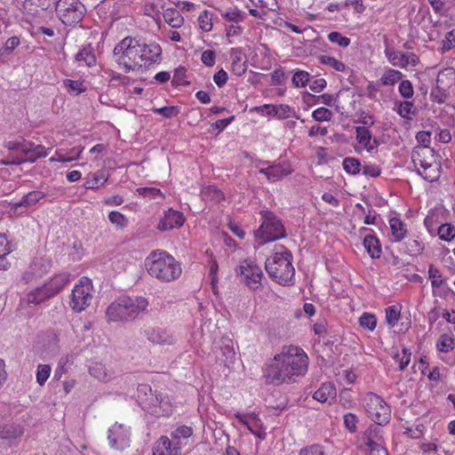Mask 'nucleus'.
<instances>
[{"mask_svg":"<svg viewBox=\"0 0 455 455\" xmlns=\"http://www.w3.org/2000/svg\"><path fill=\"white\" fill-rule=\"evenodd\" d=\"M308 358L302 348L296 346L283 347L280 354L274 357V363L264 371L266 383L279 386L283 382L293 381L294 377L306 373Z\"/></svg>","mask_w":455,"mask_h":455,"instance_id":"nucleus-1","label":"nucleus"},{"mask_svg":"<svg viewBox=\"0 0 455 455\" xmlns=\"http://www.w3.org/2000/svg\"><path fill=\"white\" fill-rule=\"evenodd\" d=\"M148 273L161 282H172L181 275V267L173 256L164 251H154L145 259Z\"/></svg>","mask_w":455,"mask_h":455,"instance_id":"nucleus-2","label":"nucleus"},{"mask_svg":"<svg viewBox=\"0 0 455 455\" xmlns=\"http://www.w3.org/2000/svg\"><path fill=\"white\" fill-rule=\"evenodd\" d=\"M291 260L292 255L289 250L283 245L275 246L274 253L265 262L266 271L276 283L289 284L295 272Z\"/></svg>","mask_w":455,"mask_h":455,"instance_id":"nucleus-3","label":"nucleus"},{"mask_svg":"<svg viewBox=\"0 0 455 455\" xmlns=\"http://www.w3.org/2000/svg\"><path fill=\"white\" fill-rule=\"evenodd\" d=\"M148 306V301L143 297H121L108 307L106 315L109 322L132 321Z\"/></svg>","mask_w":455,"mask_h":455,"instance_id":"nucleus-4","label":"nucleus"},{"mask_svg":"<svg viewBox=\"0 0 455 455\" xmlns=\"http://www.w3.org/2000/svg\"><path fill=\"white\" fill-rule=\"evenodd\" d=\"M140 42L127 36L118 43L113 51L116 61L119 66H123L125 72L135 70L143 66L140 61Z\"/></svg>","mask_w":455,"mask_h":455,"instance_id":"nucleus-5","label":"nucleus"},{"mask_svg":"<svg viewBox=\"0 0 455 455\" xmlns=\"http://www.w3.org/2000/svg\"><path fill=\"white\" fill-rule=\"evenodd\" d=\"M262 223L255 231V236L261 239L260 243L275 241L285 236V229L281 220L269 211H261Z\"/></svg>","mask_w":455,"mask_h":455,"instance_id":"nucleus-6","label":"nucleus"},{"mask_svg":"<svg viewBox=\"0 0 455 455\" xmlns=\"http://www.w3.org/2000/svg\"><path fill=\"white\" fill-rule=\"evenodd\" d=\"M55 11L63 24L75 26L83 20L85 7L79 0H59Z\"/></svg>","mask_w":455,"mask_h":455,"instance_id":"nucleus-7","label":"nucleus"},{"mask_svg":"<svg viewBox=\"0 0 455 455\" xmlns=\"http://www.w3.org/2000/svg\"><path fill=\"white\" fill-rule=\"evenodd\" d=\"M365 411L368 416L379 426H385L390 420V407L378 395L369 393L365 396Z\"/></svg>","mask_w":455,"mask_h":455,"instance_id":"nucleus-8","label":"nucleus"},{"mask_svg":"<svg viewBox=\"0 0 455 455\" xmlns=\"http://www.w3.org/2000/svg\"><path fill=\"white\" fill-rule=\"evenodd\" d=\"M380 427L377 424L371 425L363 435L360 447L367 455H387V451L383 446Z\"/></svg>","mask_w":455,"mask_h":455,"instance_id":"nucleus-9","label":"nucleus"},{"mask_svg":"<svg viewBox=\"0 0 455 455\" xmlns=\"http://www.w3.org/2000/svg\"><path fill=\"white\" fill-rule=\"evenodd\" d=\"M92 291V281L87 277H83L72 291L69 302L70 307L77 313L84 310L91 304L93 298Z\"/></svg>","mask_w":455,"mask_h":455,"instance_id":"nucleus-10","label":"nucleus"},{"mask_svg":"<svg viewBox=\"0 0 455 455\" xmlns=\"http://www.w3.org/2000/svg\"><path fill=\"white\" fill-rule=\"evenodd\" d=\"M236 273L243 276V282L251 290H257L261 286L263 272L251 259H245L238 266Z\"/></svg>","mask_w":455,"mask_h":455,"instance_id":"nucleus-11","label":"nucleus"},{"mask_svg":"<svg viewBox=\"0 0 455 455\" xmlns=\"http://www.w3.org/2000/svg\"><path fill=\"white\" fill-rule=\"evenodd\" d=\"M143 410L156 417L168 416L172 411L168 397L156 391L149 394V398H143Z\"/></svg>","mask_w":455,"mask_h":455,"instance_id":"nucleus-12","label":"nucleus"},{"mask_svg":"<svg viewBox=\"0 0 455 455\" xmlns=\"http://www.w3.org/2000/svg\"><path fill=\"white\" fill-rule=\"evenodd\" d=\"M142 334L153 345L170 346L175 341L172 334L167 329L157 325H144Z\"/></svg>","mask_w":455,"mask_h":455,"instance_id":"nucleus-13","label":"nucleus"},{"mask_svg":"<svg viewBox=\"0 0 455 455\" xmlns=\"http://www.w3.org/2000/svg\"><path fill=\"white\" fill-rule=\"evenodd\" d=\"M108 438L112 448L124 450L129 446L130 433L124 425L115 423L108 430Z\"/></svg>","mask_w":455,"mask_h":455,"instance_id":"nucleus-14","label":"nucleus"},{"mask_svg":"<svg viewBox=\"0 0 455 455\" xmlns=\"http://www.w3.org/2000/svg\"><path fill=\"white\" fill-rule=\"evenodd\" d=\"M34 142L26 140L20 156L9 155L1 160L3 165H19L26 162L34 163L36 161L35 156Z\"/></svg>","mask_w":455,"mask_h":455,"instance_id":"nucleus-15","label":"nucleus"},{"mask_svg":"<svg viewBox=\"0 0 455 455\" xmlns=\"http://www.w3.org/2000/svg\"><path fill=\"white\" fill-rule=\"evenodd\" d=\"M184 221L185 218L182 212L169 209L164 212V216L159 221L157 228L161 231L179 228L183 226Z\"/></svg>","mask_w":455,"mask_h":455,"instance_id":"nucleus-16","label":"nucleus"},{"mask_svg":"<svg viewBox=\"0 0 455 455\" xmlns=\"http://www.w3.org/2000/svg\"><path fill=\"white\" fill-rule=\"evenodd\" d=\"M140 52V61L143 66L150 65L157 61L162 53L160 45L156 44H140L138 49Z\"/></svg>","mask_w":455,"mask_h":455,"instance_id":"nucleus-17","label":"nucleus"},{"mask_svg":"<svg viewBox=\"0 0 455 455\" xmlns=\"http://www.w3.org/2000/svg\"><path fill=\"white\" fill-rule=\"evenodd\" d=\"M292 172V168L287 163H279L259 170V172L266 175L267 180L271 181L279 180L283 177L288 176Z\"/></svg>","mask_w":455,"mask_h":455,"instance_id":"nucleus-18","label":"nucleus"},{"mask_svg":"<svg viewBox=\"0 0 455 455\" xmlns=\"http://www.w3.org/2000/svg\"><path fill=\"white\" fill-rule=\"evenodd\" d=\"M419 156V155L418 156H415L414 155L412 156V161L415 166L419 164L421 168V170H418L419 174L429 182H434L437 180L440 176V172L437 164H427L424 162L422 159H420Z\"/></svg>","mask_w":455,"mask_h":455,"instance_id":"nucleus-19","label":"nucleus"},{"mask_svg":"<svg viewBox=\"0 0 455 455\" xmlns=\"http://www.w3.org/2000/svg\"><path fill=\"white\" fill-rule=\"evenodd\" d=\"M180 446L175 443L172 446V441L167 436H162L153 448V455H179Z\"/></svg>","mask_w":455,"mask_h":455,"instance_id":"nucleus-20","label":"nucleus"},{"mask_svg":"<svg viewBox=\"0 0 455 455\" xmlns=\"http://www.w3.org/2000/svg\"><path fill=\"white\" fill-rule=\"evenodd\" d=\"M385 55L389 62L395 67L406 68L409 66L408 52L395 51L392 48L386 47Z\"/></svg>","mask_w":455,"mask_h":455,"instance_id":"nucleus-21","label":"nucleus"},{"mask_svg":"<svg viewBox=\"0 0 455 455\" xmlns=\"http://www.w3.org/2000/svg\"><path fill=\"white\" fill-rule=\"evenodd\" d=\"M50 290L46 283L43 286L37 287L27 294L26 300L28 304H40L44 300L52 298Z\"/></svg>","mask_w":455,"mask_h":455,"instance_id":"nucleus-22","label":"nucleus"},{"mask_svg":"<svg viewBox=\"0 0 455 455\" xmlns=\"http://www.w3.org/2000/svg\"><path fill=\"white\" fill-rule=\"evenodd\" d=\"M436 84H438L439 88L442 90L448 91L455 86V69L448 68L440 71L437 76Z\"/></svg>","mask_w":455,"mask_h":455,"instance_id":"nucleus-23","label":"nucleus"},{"mask_svg":"<svg viewBox=\"0 0 455 455\" xmlns=\"http://www.w3.org/2000/svg\"><path fill=\"white\" fill-rule=\"evenodd\" d=\"M336 396V388L331 382L322 384V386L314 393V399L321 403L329 402Z\"/></svg>","mask_w":455,"mask_h":455,"instance_id":"nucleus-24","label":"nucleus"},{"mask_svg":"<svg viewBox=\"0 0 455 455\" xmlns=\"http://www.w3.org/2000/svg\"><path fill=\"white\" fill-rule=\"evenodd\" d=\"M69 282V274L62 273L55 275L48 283H45L51 294L55 296L59 293Z\"/></svg>","mask_w":455,"mask_h":455,"instance_id":"nucleus-25","label":"nucleus"},{"mask_svg":"<svg viewBox=\"0 0 455 455\" xmlns=\"http://www.w3.org/2000/svg\"><path fill=\"white\" fill-rule=\"evenodd\" d=\"M363 243L371 258L379 259L380 257L381 246L379 239L375 235H365Z\"/></svg>","mask_w":455,"mask_h":455,"instance_id":"nucleus-26","label":"nucleus"},{"mask_svg":"<svg viewBox=\"0 0 455 455\" xmlns=\"http://www.w3.org/2000/svg\"><path fill=\"white\" fill-rule=\"evenodd\" d=\"M23 428L19 424H6L0 428V439L12 440L20 437Z\"/></svg>","mask_w":455,"mask_h":455,"instance_id":"nucleus-27","label":"nucleus"},{"mask_svg":"<svg viewBox=\"0 0 455 455\" xmlns=\"http://www.w3.org/2000/svg\"><path fill=\"white\" fill-rule=\"evenodd\" d=\"M164 19L172 28H178L183 25L184 19L180 12L174 8H168L164 12Z\"/></svg>","mask_w":455,"mask_h":455,"instance_id":"nucleus-28","label":"nucleus"},{"mask_svg":"<svg viewBox=\"0 0 455 455\" xmlns=\"http://www.w3.org/2000/svg\"><path fill=\"white\" fill-rule=\"evenodd\" d=\"M44 194L41 191H31L24 196L20 202L14 203L12 208L17 210L20 206H32L44 198Z\"/></svg>","mask_w":455,"mask_h":455,"instance_id":"nucleus-29","label":"nucleus"},{"mask_svg":"<svg viewBox=\"0 0 455 455\" xmlns=\"http://www.w3.org/2000/svg\"><path fill=\"white\" fill-rule=\"evenodd\" d=\"M389 225L391 228V234L394 238V242H400L402 239L405 237L407 233V229L403 222L397 218H392L389 220Z\"/></svg>","mask_w":455,"mask_h":455,"instance_id":"nucleus-30","label":"nucleus"},{"mask_svg":"<svg viewBox=\"0 0 455 455\" xmlns=\"http://www.w3.org/2000/svg\"><path fill=\"white\" fill-rule=\"evenodd\" d=\"M76 60L84 61L86 66L92 67L96 63L93 47L91 44L84 46L76 55Z\"/></svg>","mask_w":455,"mask_h":455,"instance_id":"nucleus-31","label":"nucleus"},{"mask_svg":"<svg viewBox=\"0 0 455 455\" xmlns=\"http://www.w3.org/2000/svg\"><path fill=\"white\" fill-rule=\"evenodd\" d=\"M89 372L93 378L100 381L107 382L111 379V373L101 363H95L90 366Z\"/></svg>","mask_w":455,"mask_h":455,"instance_id":"nucleus-32","label":"nucleus"},{"mask_svg":"<svg viewBox=\"0 0 455 455\" xmlns=\"http://www.w3.org/2000/svg\"><path fill=\"white\" fill-rule=\"evenodd\" d=\"M355 133L358 143L363 145L368 152L371 151V148L370 147L371 134L368 128L365 126H357L355 127Z\"/></svg>","mask_w":455,"mask_h":455,"instance_id":"nucleus-33","label":"nucleus"},{"mask_svg":"<svg viewBox=\"0 0 455 455\" xmlns=\"http://www.w3.org/2000/svg\"><path fill=\"white\" fill-rule=\"evenodd\" d=\"M193 435V428L188 426H179L175 430H173L171 434L172 438L175 441V443H179V446L181 444L182 440H187L191 437Z\"/></svg>","mask_w":455,"mask_h":455,"instance_id":"nucleus-34","label":"nucleus"},{"mask_svg":"<svg viewBox=\"0 0 455 455\" xmlns=\"http://www.w3.org/2000/svg\"><path fill=\"white\" fill-rule=\"evenodd\" d=\"M202 196L204 200H211L215 203H220L224 199V194L221 190L214 186H208L202 191Z\"/></svg>","mask_w":455,"mask_h":455,"instance_id":"nucleus-35","label":"nucleus"},{"mask_svg":"<svg viewBox=\"0 0 455 455\" xmlns=\"http://www.w3.org/2000/svg\"><path fill=\"white\" fill-rule=\"evenodd\" d=\"M108 180V176L105 175L104 172H98L93 173L92 178L88 180L84 187L87 189H96L102 186Z\"/></svg>","mask_w":455,"mask_h":455,"instance_id":"nucleus-36","label":"nucleus"},{"mask_svg":"<svg viewBox=\"0 0 455 455\" xmlns=\"http://www.w3.org/2000/svg\"><path fill=\"white\" fill-rule=\"evenodd\" d=\"M403 74L395 69L389 68L381 77L383 85H394L396 82L402 79Z\"/></svg>","mask_w":455,"mask_h":455,"instance_id":"nucleus-37","label":"nucleus"},{"mask_svg":"<svg viewBox=\"0 0 455 455\" xmlns=\"http://www.w3.org/2000/svg\"><path fill=\"white\" fill-rule=\"evenodd\" d=\"M359 324L362 328L372 331L377 325L376 316L371 313H363L359 318Z\"/></svg>","mask_w":455,"mask_h":455,"instance_id":"nucleus-38","label":"nucleus"},{"mask_svg":"<svg viewBox=\"0 0 455 455\" xmlns=\"http://www.w3.org/2000/svg\"><path fill=\"white\" fill-rule=\"evenodd\" d=\"M343 168L349 174H357L360 172L361 163L355 157H346L343 160Z\"/></svg>","mask_w":455,"mask_h":455,"instance_id":"nucleus-39","label":"nucleus"},{"mask_svg":"<svg viewBox=\"0 0 455 455\" xmlns=\"http://www.w3.org/2000/svg\"><path fill=\"white\" fill-rule=\"evenodd\" d=\"M52 368L49 364H38L36 370V382L43 387L50 377Z\"/></svg>","mask_w":455,"mask_h":455,"instance_id":"nucleus-40","label":"nucleus"},{"mask_svg":"<svg viewBox=\"0 0 455 455\" xmlns=\"http://www.w3.org/2000/svg\"><path fill=\"white\" fill-rule=\"evenodd\" d=\"M63 84L68 92H75L76 95H78L86 91V87L84 85V83L79 80L65 79Z\"/></svg>","mask_w":455,"mask_h":455,"instance_id":"nucleus-41","label":"nucleus"},{"mask_svg":"<svg viewBox=\"0 0 455 455\" xmlns=\"http://www.w3.org/2000/svg\"><path fill=\"white\" fill-rule=\"evenodd\" d=\"M440 352L447 353L454 347V339L447 334H443L436 343Z\"/></svg>","mask_w":455,"mask_h":455,"instance_id":"nucleus-42","label":"nucleus"},{"mask_svg":"<svg viewBox=\"0 0 455 455\" xmlns=\"http://www.w3.org/2000/svg\"><path fill=\"white\" fill-rule=\"evenodd\" d=\"M212 14L209 11H204L198 17L200 28L203 31L209 32L212 28Z\"/></svg>","mask_w":455,"mask_h":455,"instance_id":"nucleus-43","label":"nucleus"},{"mask_svg":"<svg viewBox=\"0 0 455 455\" xmlns=\"http://www.w3.org/2000/svg\"><path fill=\"white\" fill-rule=\"evenodd\" d=\"M310 75L307 71L298 70L292 76V84L295 87H305L309 82Z\"/></svg>","mask_w":455,"mask_h":455,"instance_id":"nucleus-44","label":"nucleus"},{"mask_svg":"<svg viewBox=\"0 0 455 455\" xmlns=\"http://www.w3.org/2000/svg\"><path fill=\"white\" fill-rule=\"evenodd\" d=\"M439 237L442 240L451 241L455 237V228L451 224H442L438 229Z\"/></svg>","mask_w":455,"mask_h":455,"instance_id":"nucleus-45","label":"nucleus"},{"mask_svg":"<svg viewBox=\"0 0 455 455\" xmlns=\"http://www.w3.org/2000/svg\"><path fill=\"white\" fill-rule=\"evenodd\" d=\"M263 108L275 110V116L280 119L288 118L292 111L291 108H290L288 105H264Z\"/></svg>","mask_w":455,"mask_h":455,"instance_id":"nucleus-46","label":"nucleus"},{"mask_svg":"<svg viewBox=\"0 0 455 455\" xmlns=\"http://www.w3.org/2000/svg\"><path fill=\"white\" fill-rule=\"evenodd\" d=\"M400 318V311L395 306L388 307L386 309V321L389 327L393 328Z\"/></svg>","mask_w":455,"mask_h":455,"instance_id":"nucleus-47","label":"nucleus"},{"mask_svg":"<svg viewBox=\"0 0 455 455\" xmlns=\"http://www.w3.org/2000/svg\"><path fill=\"white\" fill-rule=\"evenodd\" d=\"M221 15L226 20L235 23L242 21L244 17L243 13L237 8H231L223 12Z\"/></svg>","mask_w":455,"mask_h":455,"instance_id":"nucleus-48","label":"nucleus"},{"mask_svg":"<svg viewBox=\"0 0 455 455\" xmlns=\"http://www.w3.org/2000/svg\"><path fill=\"white\" fill-rule=\"evenodd\" d=\"M328 39L331 43L338 44L341 47H347L350 44V39L342 36L339 32L333 31L328 35Z\"/></svg>","mask_w":455,"mask_h":455,"instance_id":"nucleus-49","label":"nucleus"},{"mask_svg":"<svg viewBox=\"0 0 455 455\" xmlns=\"http://www.w3.org/2000/svg\"><path fill=\"white\" fill-rule=\"evenodd\" d=\"M320 60L323 64L331 67L336 71L343 72L346 68V65L343 62L333 57L323 55Z\"/></svg>","mask_w":455,"mask_h":455,"instance_id":"nucleus-50","label":"nucleus"},{"mask_svg":"<svg viewBox=\"0 0 455 455\" xmlns=\"http://www.w3.org/2000/svg\"><path fill=\"white\" fill-rule=\"evenodd\" d=\"M428 276L431 279L432 286L435 288H439L443 285V280L440 271L434 267V265L429 266L428 269Z\"/></svg>","mask_w":455,"mask_h":455,"instance_id":"nucleus-51","label":"nucleus"},{"mask_svg":"<svg viewBox=\"0 0 455 455\" xmlns=\"http://www.w3.org/2000/svg\"><path fill=\"white\" fill-rule=\"evenodd\" d=\"M152 111L156 114L162 115L166 118H172L177 116L180 113L179 108L175 106L163 107V108H154Z\"/></svg>","mask_w":455,"mask_h":455,"instance_id":"nucleus-52","label":"nucleus"},{"mask_svg":"<svg viewBox=\"0 0 455 455\" xmlns=\"http://www.w3.org/2000/svg\"><path fill=\"white\" fill-rule=\"evenodd\" d=\"M312 116L317 122L330 121L332 117V112L325 108H318L313 112Z\"/></svg>","mask_w":455,"mask_h":455,"instance_id":"nucleus-53","label":"nucleus"},{"mask_svg":"<svg viewBox=\"0 0 455 455\" xmlns=\"http://www.w3.org/2000/svg\"><path fill=\"white\" fill-rule=\"evenodd\" d=\"M449 95L448 90H442L439 88L438 84H436V87L431 91L430 97L431 99L439 104L443 103L446 101Z\"/></svg>","mask_w":455,"mask_h":455,"instance_id":"nucleus-54","label":"nucleus"},{"mask_svg":"<svg viewBox=\"0 0 455 455\" xmlns=\"http://www.w3.org/2000/svg\"><path fill=\"white\" fill-rule=\"evenodd\" d=\"M138 401L143 408V398H149V394H153L152 388L148 384H140L137 387Z\"/></svg>","mask_w":455,"mask_h":455,"instance_id":"nucleus-55","label":"nucleus"},{"mask_svg":"<svg viewBox=\"0 0 455 455\" xmlns=\"http://www.w3.org/2000/svg\"><path fill=\"white\" fill-rule=\"evenodd\" d=\"M108 220L111 223L117 227L124 228L127 224V219L125 216L118 212H110L108 214Z\"/></svg>","mask_w":455,"mask_h":455,"instance_id":"nucleus-56","label":"nucleus"},{"mask_svg":"<svg viewBox=\"0 0 455 455\" xmlns=\"http://www.w3.org/2000/svg\"><path fill=\"white\" fill-rule=\"evenodd\" d=\"M399 92L404 99H411L413 96L412 84L409 80H403L399 85Z\"/></svg>","mask_w":455,"mask_h":455,"instance_id":"nucleus-57","label":"nucleus"},{"mask_svg":"<svg viewBox=\"0 0 455 455\" xmlns=\"http://www.w3.org/2000/svg\"><path fill=\"white\" fill-rule=\"evenodd\" d=\"M455 48V29L449 31L445 39L443 41L442 52H448Z\"/></svg>","mask_w":455,"mask_h":455,"instance_id":"nucleus-58","label":"nucleus"},{"mask_svg":"<svg viewBox=\"0 0 455 455\" xmlns=\"http://www.w3.org/2000/svg\"><path fill=\"white\" fill-rule=\"evenodd\" d=\"M299 455H325L323 446L319 444H312L302 448Z\"/></svg>","mask_w":455,"mask_h":455,"instance_id":"nucleus-59","label":"nucleus"},{"mask_svg":"<svg viewBox=\"0 0 455 455\" xmlns=\"http://www.w3.org/2000/svg\"><path fill=\"white\" fill-rule=\"evenodd\" d=\"M345 427L351 432L354 433L356 430V425L358 422L357 417L353 413H346L343 416Z\"/></svg>","mask_w":455,"mask_h":455,"instance_id":"nucleus-60","label":"nucleus"},{"mask_svg":"<svg viewBox=\"0 0 455 455\" xmlns=\"http://www.w3.org/2000/svg\"><path fill=\"white\" fill-rule=\"evenodd\" d=\"M246 71L244 62L242 61L241 58L235 56L232 59V72L236 76H242Z\"/></svg>","mask_w":455,"mask_h":455,"instance_id":"nucleus-61","label":"nucleus"},{"mask_svg":"<svg viewBox=\"0 0 455 455\" xmlns=\"http://www.w3.org/2000/svg\"><path fill=\"white\" fill-rule=\"evenodd\" d=\"M20 44V39L17 36H12L7 39L4 46L0 50L1 54L10 53Z\"/></svg>","mask_w":455,"mask_h":455,"instance_id":"nucleus-62","label":"nucleus"},{"mask_svg":"<svg viewBox=\"0 0 455 455\" xmlns=\"http://www.w3.org/2000/svg\"><path fill=\"white\" fill-rule=\"evenodd\" d=\"M137 192L139 193V195L143 196H148L152 198H155L156 196L164 197L162 192L156 188H139L137 189Z\"/></svg>","mask_w":455,"mask_h":455,"instance_id":"nucleus-63","label":"nucleus"},{"mask_svg":"<svg viewBox=\"0 0 455 455\" xmlns=\"http://www.w3.org/2000/svg\"><path fill=\"white\" fill-rule=\"evenodd\" d=\"M413 103L411 101H403L400 103L398 114L403 118H409V115L413 113Z\"/></svg>","mask_w":455,"mask_h":455,"instance_id":"nucleus-64","label":"nucleus"}]
</instances>
